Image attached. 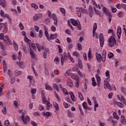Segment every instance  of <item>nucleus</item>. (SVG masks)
Here are the masks:
<instances>
[{
    "label": "nucleus",
    "instance_id": "obj_1",
    "mask_svg": "<svg viewBox=\"0 0 126 126\" xmlns=\"http://www.w3.org/2000/svg\"><path fill=\"white\" fill-rule=\"evenodd\" d=\"M3 38V44H2V42H0V46L1 48H4V46H8V43L9 44H11V41L8 39V36L7 35H5L4 37L3 33H0V39L2 40Z\"/></svg>",
    "mask_w": 126,
    "mask_h": 126
},
{
    "label": "nucleus",
    "instance_id": "obj_2",
    "mask_svg": "<svg viewBox=\"0 0 126 126\" xmlns=\"http://www.w3.org/2000/svg\"><path fill=\"white\" fill-rule=\"evenodd\" d=\"M22 110L19 111V113L20 114H22V120L23 121L24 125H28V123H29V120H30V118H29V116L27 115L25 116V113L24 112H22Z\"/></svg>",
    "mask_w": 126,
    "mask_h": 126
},
{
    "label": "nucleus",
    "instance_id": "obj_3",
    "mask_svg": "<svg viewBox=\"0 0 126 126\" xmlns=\"http://www.w3.org/2000/svg\"><path fill=\"white\" fill-rule=\"evenodd\" d=\"M104 87L105 89H109V90H114V91H116L117 90V89L116 88V86L115 85H112L111 86V84L108 82H106L104 83Z\"/></svg>",
    "mask_w": 126,
    "mask_h": 126
},
{
    "label": "nucleus",
    "instance_id": "obj_4",
    "mask_svg": "<svg viewBox=\"0 0 126 126\" xmlns=\"http://www.w3.org/2000/svg\"><path fill=\"white\" fill-rule=\"evenodd\" d=\"M108 45L109 47H113L114 45H116V43H117V41H116V38L115 37H110L108 39Z\"/></svg>",
    "mask_w": 126,
    "mask_h": 126
},
{
    "label": "nucleus",
    "instance_id": "obj_5",
    "mask_svg": "<svg viewBox=\"0 0 126 126\" xmlns=\"http://www.w3.org/2000/svg\"><path fill=\"white\" fill-rule=\"evenodd\" d=\"M61 60V63L62 65H63V63L64 62H66V60L68 59V57L67 56V54L66 53H64L60 55Z\"/></svg>",
    "mask_w": 126,
    "mask_h": 126
},
{
    "label": "nucleus",
    "instance_id": "obj_6",
    "mask_svg": "<svg viewBox=\"0 0 126 126\" xmlns=\"http://www.w3.org/2000/svg\"><path fill=\"white\" fill-rule=\"evenodd\" d=\"M24 41L26 43H27V44H28L30 47H32V48H36L35 44L33 43L32 42H31V40H30V39H29V38H28L27 36H25Z\"/></svg>",
    "mask_w": 126,
    "mask_h": 126
},
{
    "label": "nucleus",
    "instance_id": "obj_7",
    "mask_svg": "<svg viewBox=\"0 0 126 126\" xmlns=\"http://www.w3.org/2000/svg\"><path fill=\"white\" fill-rule=\"evenodd\" d=\"M99 39L100 46L102 48L103 46H104V43H105V37H104V35L102 34V33H100Z\"/></svg>",
    "mask_w": 126,
    "mask_h": 126
},
{
    "label": "nucleus",
    "instance_id": "obj_8",
    "mask_svg": "<svg viewBox=\"0 0 126 126\" xmlns=\"http://www.w3.org/2000/svg\"><path fill=\"white\" fill-rule=\"evenodd\" d=\"M102 10L106 15L109 16V17H112V13L109 11L108 8L105 7H102Z\"/></svg>",
    "mask_w": 126,
    "mask_h": 126
},
{
    "label": "nucleus",
    "instance_id": "obj_9",
    "mask_svg": "<svg viewBox=\"0 0 126 126\" xmlns=\"http://www.w3.org/2000/svg\"><path fill=\"white\" fill-rule=\"evenodd\" d=\"M27 78L30 80V86H31V85H32V86H34V85H35V79H34V77L32 76H28Z\"/></svg>",
    "mask_w": 126,
    "mask_h": 126
},
{
    "label": "nucleus",
    "instance_id": "obj_10",
    "mask_svg": "<svg viewBox=\"0 0 126 126\" xmlns=\"http://www.w3.org/2000/svg\"><path fill=\"white\" fill-rule=\"evenodd\" d=\"M43 52L44 59H47V54L50 53V49L49 48H42Z\"/></svg>",
    "mask_w": 126,
    "mask_h": 126
},
{
    "label": "nucleus",
    "instance_id": "obj_11",
    "mask_svg": "<svg viewBox=\"0 0 126 126\" xmlns=\"http://www.w3.org/2000/svg\"><path fill=\"white\" fill-rule=\"evenodd\" d=\"M36 50H37L36 48H30V54L32 59H35V54H34V51H36Z\"/></svg>",
    "mask_w": 126,
    "mask_h": 126
},
{
    "label": "nucleus",
    "instance_id": "obj_12",
    "mask_svg": "<svg viewBox=\"0 0 126 126\" xmlns=\"http://www.w3.org/2000/svg\"><path fill=\"white\" fill-rule=\"evenodd\" d=\"M70 22L74 26H77L78 24H80V22L78 20H75V19H71Z\"/></svg>",
    "mask_w": 126,
    "mask_h": 126
},
{
    "label": "nucleus",
    "instance_id": "obj_13",
    "mask_svg": "<svg viewBox=\"0 0 126 126\" xmlns=\"http://www.w3.org/2000/svg\"><path fill=\"white\" fill-rule=\"evenodd\" d=\"M105 75L107 78L104 79V82H108V81H110V72L109 71V70H107L106 71Z\"/></svg>",
    "mask_w": 126,
    "mask_h": 126
},
{
    "label": "nucleus",
    "instance_id": "obj_14",
    "mask_svg": "<svg viewBox=\"0 0 126 126\" xmlns=\"http://www.w3.org/2000/svg\"><path fill=\"white\" fill-rule=\"evenodd\" d=\"M117 36L118 39L121 38V34H122V28H121V26H118L117 28Z\"/></svg>",
    "mask_w": 126,
    "mask_h": 126
},
{
    "label": "nucleus",
    "instance_id": "obj_15",
    "mask_svg": "<svg viewBox=\"0 0 126 126\" xmlns=\"http://www.w3.org/2000/svg\"><path fill=\"white\" fill-rule=\"evenodd\" d=\"M0 15L2 17H6L7 18H9V15L5 14L4 11L2 9L0 10Z\"/></svg>",
    "mask_w": 126,
    "mask_h": 126
},
{
    "label": "nucleus",
    "instance_id": "obj_16",
    "mask_svg": "<svg viewBox=\"0 0 126 126\" xmlns=\"http://www.w3.org/2000/svg\"><path fill=\"white\" fill-rule=\"evenodd\" d=\"M96 30H97V23H94L93 29V37H95V32H96Z\"/></svg>",
    "mask_w": 126,
    "mask_h": 126
},
{
    "label": "nucleus",
    "instance_id": "obj_17",
    "mask_svg": "<svg viewBox=\"0 0 126 126\" xmlns=\"http://www.w3.org/2000/svg\"><path fill=\"white\" fill-rule=\"evenodd\" d=\"M96 56V59L98 63H100L101 62V60L102 59V55H101V54H99L98 53H96L95 54Z\"/></svg>",
    "mask_w": 126,
    "mask_h": 126
},
{
    "label": "nucleus",
    "instance_id": "obj_18",
    "mask_svg": "<svg viewBox=\"0 0 126 126\" xmlns=\"http://www.w3.org/2000/svg\"><path fill=\"white\" fill-rule=\"evenodd\" d=\"M41 17H42V14H37L33 17V20L34 21H37V20H38L39 18H41Z\"/></svg>",
    "mask_w": 126,
    "mask_h": 126
},
{
    "label": "nucleus",
    "instance_id": "obj_19",
    "mask_svg": "<svg viewBox=\"0 0 126 126\" xmlns=\"http://www.w3.org/2000/svg\"><path fill=\"white\" fill-rule=\"evenodd\" d=\"M58 37V34L54 33V34H51L49 38V40H54V39H56V38Z\"/></svg>",
    "mask_w": 126,
    "mask_h": 126
},
{
    "label": "nucleus",
    "instance_id": "obj_20",
    "mask_svg": "<svg viewBox=\"0 0 126 126\" xmlns=\"http://www.w3.org/2000/svg\"><path fill=\"white\" fill-rule=\"evenodd\" d=\"M76 12L78 16L79 17H81V11L82 10V8H77L76 7Z\"/></svg>",
    "mask_w": 126,
    "mask_h": 126
},
{
    "label": "nucleus",
    "instance_id": "obj_21",
    "mask_svg": "<svg viewBox=\"0 0 126 126\" xmlns=\"http://www.w3.org/2000/svg\"><path fill=\"white\" fill-rule=\"evenodd\" d=\"M69 94L70 95V97L71 99L72 100V101H73V102H75V96L74 95V94H73V93L72 92H70L69 93Z\"/></svg>",
    "mask_w": 126,
    "mask_h": 126
},
{
    "label": "nucleus",
    "instance_id": "obj_22",
    "mask_svg": "<svg viewBox=\"0 0 126 126\" xmlns=\"http://www.w3.org/2000/svg\"><path fill=\"white\" fill-rule=\"evenodd\" d=\"M0 5L2 7H5L6 6V2L4 0H0Z\"/></svg>",
    "mask_w": 126,
    "mask_h": 126
},
{
    "label": "nucleus",
    "instance_id": "obj_23",
    "mask_svg": "<svg viewBox=\"0 0 126 126\" xmlns=\"http://www.w3.org/2000/svg\"><path fill=\"white\" fill-rule=\"evenodd\" d=\"M72 70L74 71L75 70H76L77 73L79 74L80 77H83V74H82V73L81 72V71H80V70H79V69L77 68H72Z\"/></svg>",
    "mask_w": 126,
    "mask_h": 126
},
{
    "label": "nucleus",
    "instance_id": "obj_24",
    "mask_svg": "<svg viewBox=\"0 0 126 126\" xmlns=\"http://www.w3.org/2000/svg\"><path fill=\"white\" fill-rule=\"evenodd\" d=\"M67 84L70 87H73V83H72V81H71V79H68L67 80Z\"/></svg>",
    "mask_w": 126,
    "mask_h": 126
},
{
    "label": "nucleus",
    "instance_id": "obj_25",
    "mask_svg": "<svg viewBox=\"0 0 126 126\" xmlns=\"http://www.w3.org/2000/svg\"><path fill=\"white\" fill-rule=\"evenodd\" d=\"M54 107L56 109V111H60V107L59 106V104L57 103L56 102H53V103Z\"/></svg>",
    "mask_w": 126,
    "mask_h": 126
},
{
    "label": "nucleus",
    "instance_id": "obj_26",
    "mask_svg": "<svg viewBox=\"0 0 126 126\" xmlns=\"http://www.w3.org/2000/svg\"><path fill=\"white\" fill-rule=\"evenodd\" d=\"M120 101L122 102L126 106V98H125V96L123 95H121V99Z\"/></svg>",
    "mask_w": 126,
    "mask_h": 126
},
{
    "label": "nucleus",
    "instance_id": "obj_27",
    "mask_svg": "<svg viewBox=\"0 0 126 126\" xmlns=\"http://www.w3.org/2000/svg\"><path fill=\"white\" fill-rule=\"evenodd\" d=\"M121 121L122 124L123 125H126V118L124 116H122L121 118Z\"/></svg>",
    "mask_w": 126,
    "mask_h": 126
},
{
    "label": "nucleus",
    "instance_id": "obj_28",
    "mask_svg": "<svg viewBox=\"0 0 126 126\" xmlns=\"http://www.w3.org/2000/svg\"><path fill=\"white\" fill-rule=\"evenodd\" d=\"M46 106H47V110L49 111L50 110V108H52L53 107V105L50 103V102L47 101Z\"/></svg>",
    "mask_w": 126,
    "mask_h": 126
},
{
    "label": "nucleus",
    "instance_id": "obj_29",
    "mask_svg": "<svg viewBox=\"0 0 126 126\" xmlns=\"http://www.w3.org/2000/svg\"><path fill=\"white\" fill-rule=\"evenodd\" d=\"M78 66L79 68H80L81 69H82V68H83V65H82V62L81 61V60L78 59Z\"/></svg>",
    "mask_w": 126,
    "mask_h": 126
},
{
    "label": "nucleus",
    "instance_id": "obj_30",
    "mask_svg": "<svg viewBox=\"0 0 126 126\" xmlns=\"http://www.w3.org/2000/svg\"><path fill=\"white\" fill-rule=\"evenodd\" d=\"M3 70L4 72H5L7 70V65H6V63H5V60H3Z\"/></svg>",
    "mask_w": 126,
    "mask_h": 126
},
{
    "label": "nucleus",
    "instance_id": "obj_31",
    "mask_svg": "<svg viewBox=\"0 0 126 126\" xmlns=\"http://www.w3.org/2000/svg\"><path fill=\"white\" fill-rule=\"evenodd\" d=\"M3 32H4V33H6L7 32V25L6 24H4V26L3 27Z\"/></svg>",
    "mask_w": 126,
    "mask_h": 126
},
{
    "label": "nucleus",
    "instance_id": "obj_32",
    "mask_svg": "<svg viewBox=\"0 0 126 126\" xmlns=\"http://www.w3.org/2000/svg\"><path fill=\"white\" fill-rule=\"evenodd\" d=\"M75 86L76 87V88H78V87H79V79L78 78H77L76 79Z\"/></svg>",
    "mask_w": 126,
    "mask_h": 126
},
{
    "label": "nucleus",
    "instance_id": "obj_33",
    "mask_svg": "<svg viewBox=\"0 0 126 126\" xmlns=\"http://www.w3.org/2000/svg\"><path fill=\"white\" fill-rule=\"evenodd\" d=\"M21 73H22L21 72V71H18V70H16L14 71V74H15V76H18V75H21Z\"/></svg>",
    "mask_w": 126,
    "mask_h": 126
},
{
    "label": "nucleus",
    "instance_id": "obj_34",
    "mask_svg": "<svg viewBox=\"0 0 126 126\" xmlns=\"http://www.w3.org/2000/svg\"><path fill=\"white\" fill-rule=\"evenodd\" d=\"M45 88L46 90H50V91H52V90H53V88L47 84H45Z\"/></svg>",
    "mask_w": 126,
    "mask_h": 126
},
{
    "label": "nucleus",
    "instance_id": "obj_35",
    "mask_svg": "<svg viewBox=\"0 0 126 126\" xmlns=\"http://www.w3.org/2000/svg\"><path fill=\"white\" fill-rule=\"evenodd\" d=\"M78 94L79 95V97L80 98V100L81 101H83V100H84V97H83V95L82 94V93L78 92Z\"/></svg>",
    "mask_w": 126,
    "mask_h": 126
},
{
    "label": "nucleus",
    "instance_id": "obj_36",
    "mask_svg": "<svg viewBox=\"0 0 126 126\" xmlns=\"http://www.w3.org/2000/svg\"><path fill=\"white\" fill-rule=\"evenodd\" d=\"M92 85L94 87L97 85V83H96V81H95V78L93 77L92 78Z\"/></svg>",
    "mask_w": 126,
    "mask_h": 126
},
{
    "label": "nucleus",
    "instance_id": "obj_37",
    "mask_svg": "<svg viewBox=\"0 0 126 126\" xmlns=\"http://www.w3.org/2000/svg\"><path fill=\"white\" fill-rule=\"evenodd\" d=\"M31 7L34 8V9H38V5L34 3H31Z\"/></svg>",
    "mask_w": 126,
    "mask_h": 126
},
{
    "label": "nucleus",
    "instance_id": "obj_38",
    "mask_svg": "<svg viewBox=\"0 0 126 126\" xmlns=\"http://www.w3.org/2000/svg\"><path fill=\"white\" fill-rule=\"evenodd\" d=\"M113 115L114 119H116V120H120V117H119V115H117V112H113Z\"/></svg>",
    "mask_w": 126,
    "mask_h": 126
},
{
    "label": "nucleus",
    "instance_id": "obj_39",
    "mask_svg": "<svg viewBox=\"0 0 126 126\" xmlns=\"http://www.w3.org/2000/svg\"><path fill=\"white\" fill-rule=\"evenodd\" d=\"M67 57L68 59H69L71 62L74 63V60H73V58L71 57V56H70V53H69V52L67 53Z\"/></svg>",
    "mask_w": 126,
    "mask_h": 126
},
{
    "label": "nucleus",
    "instance_id": "obj_40",
    "mask_svg": "<svg viewBox=\"0 0 126 126\" xmlns=\"http://www.w3.org/2000/svg\"><path fill=\"white\" fill-rule=\"evenodd\" d=\"M82 106L85 110H87L88 109V106H87V102H84L83 103Z\"/></svg>",
    "mask_w": 126,
    "mask_h": 126
},
{
    "label": "nucleus",
    "instance_id": "obj_41",
    "mask_svg": "<svg viewBox=\"0 0 126 126\" xmlns=\"http://www.w3.org/2000/svg\"><path fill=\"white\" fill-rule=\"evenodd\" d=\"M53 88H54V89H56L58 92H59V91H60V89H59V86L57 84H54L53 85Z\"/></svg>",
    "mask_w": 126,
    "mask_h": 126
},
{
    "label": "nucleus",
    "instance_id": "obj_42",
    "mask_svg": "<svg viewBox=\"0 0 126 126\" xmlns=\"http://www.w3.org/2000/svg\"><path fill=\"white\" fill-rule=\"evenodd\" d=\"M123 4H116V7L118 8V9H121L122 7H123Z\"/></svg>",
    "mask_w": 126,
    "mask_h": 126
},
{
    "label": "nucleus",
    "instance_id": "obj_43",
    "mask_svg": "<svg viewBox=\"0 0 126 126\" xmlns=\"http://www.w3.org/2000/svg\"><path fill=\"white\" fill-rule=\"evenodd\" d=\"M39 37L41 39L43 38V30H40L39 32Z\"/></svg>",
    "mask_w": 126,
    "mask_h": 126
},
{
    "label": "nucleus",
    "instance_id": "obj_44",
    "mask_svg": "<svg viewBox=\"0 0 126 126\" xmlns=\"http://www.w3.org/2000/svg\"><path fill=\"white\" fill-rule=\"evenodd\" d=\"M73 55L75 56L76 58H79L80 54L78 52L75 51L73 52Z\"/></svg>",
    "mask_w": 126,
    "mask_h": 126
},
{
    "label": "nucleus",
    "instance_id": "obj_45",
    "mask_svg": "<svg viewBox=\"0 0 126 126\" xmlns=\"http://www.w3.org/2000/svg\"><path fill=\"white\" fill-rule=\"evenodd\" d=\"M108 57L109 59H112V58H114V54L112 52H109L108 54Z\"/></svg>",
    "mask_w": 126,
    "mask_h": 126
},
{
    "label": "nucleus",
    "instance_id": "obj_46",
    "mask_svg": "<svg viewBox=\"0 0 126 126\" xmlns=\"http://www.w3.org/2000/svg\"><path fill=\"white\" fill-rule=\"evenodd\" d=\"M42 100L43 104H47V103L48 102V101H47V98H46V96L42 97Z\"/></svg>",
    "mask_w": 126,
    "mask_h": 126
},
{
    "label": "nucleus",
    "instance_id": "obj_47",
    "mask_svg": "<svg viewBox=\"0 0 126 126\" xmlns=\"http://www.w3.org/2000/svg\"><path fill=\"white\" fill-rule=\"evenodd\" d=\"M60 11L63 14L65 15V10H64V8L63 7L60 8Z\"/></svg>",
    "mask_w": 126,
    "mask_h": 126
},
{
    "label": "nucleus",
    "instance_id": "obj_48",
    "mask_svg": "<svg viewBox=\"0 0 126 126\" xmlns=\"http://www.w3.org/2000/svg\"><path fill=\"white\" fill-rule=\"evenodd\" d=\"M116 104L118 106V107H119L120 108H123V107L124 106V105L123 104V103L122 102H116Z\"/></svg>",
    "mask_w": 126,
    "mask_h": 126
},
{
    "label": "nucleus",
    "instance_id": "obj_49",
    "mask_svg": "<svg viewBox=\"0 0 126 126\" xmlns=\"http://www.w3.org/2000/svg\"><path fill=\"white\" fill-rule=\"evenodd\" d=\"M8 75H9V76H10V78H11V77H12V71H11V70L9 69L8 70Z\"/></svg>",
    "mask_w": 126,
    "mask_h": 126
},
{
    "label": "nucleus",
    "instance_id": "obj_50",
    "mask_svg": "<svg viewBox=\"0 0 126 126\" xmlns=\"http://www.w3.org/2000/svg\"><path fill=\"white\" fill-rule=\"evenodd\" d=\"M51 18H52L53 20L58 19V18H57V15H56V14H52L51 16Z\"/></svg>",
    "mask_w": 126,
    "mask_h": 126
},
{
    "label": "nucleus",
    "instance_id": "obj_51",
    "mask_svg": "<svg viewBox=\"0 0 126 126\" xmlns=\"http://www.w3.org/2000/svg\"><path fill=\"white\" fill-rule=\"evenodd\" d=\"M95 77L96 78L97 82H101V78L100 76H98L97 74H95Z\"/></svg>",
    "mask_w": 126,
    "mask_h": 126
},
{
    "label": "nucleus",
    "instance_id": "obj_52",
    "mask_svg": "<svg viewBox=\"0 0 126 126\" xmlns=\"http://www.w3.org/2000/svg\"><path fill=\"white\" fill-rule=\"evenodd\" d=\"M22 57V53H21V51H19L18 59H19V61L21 60Z\"/></svg>",
    "mask_w": 126,
    "mask_h": 126
},
{
    "label": "nucleus",
    "instance_id": "obj_53",
    "mask_svg": "<svg viewBox=\"0 0 126 126\" xmlns=\"http://www.w3.org/2000/svg\"><path fill=\"white\" fill-rule=\"evenodd\" d=\"M54 93L55 94L56 97L58 101H61V97H60V96L58 94L57 92L56 91L54 92Z\"/></svg>",
    "mask_w": 126,
    "mask_h": 126
},
{
    "label": "nucleus",
    "instance_id": "obj_54",
    "mask_svg": "<svg viewBox=\"0 0 126 126\" xmlns=\"http://www.w3.org/2000/svg\"><path fill=\"white\" fill-rule=\"evenodd\" d=\"M65 32L68 35H71V31L70 30H66Z\"/></svg>",
    "mask_w": 126,
    "mask_h": 126
},
{
    "label": "nucleus",
    "instance_id": "obj_55",
    "mask_svg": "<svg viewBox=\"0 0 126 126\" xmlns=\"http://www.w3.org/2000/svg\"><path fill=\"white\" fill-rule=\"evenodd\" d=\"M11 84H13V83H14V82H15V77H11Z\"/></svg>",
    "mask_w": 126,
    "mask_h": 126
},
{
    "label": "nucleus",
    "instance_id": "obj_56",
    "mask_svg": "<svg viewBox=\"0 0 126 126\" xmlns=\"http://www.w3.org/2000/svg\"><path fill=\"white\" fill-rule=\"evenodd\" d=\"M45 35L47 40H49V39L50 37H49V32H48V31H45Z\"/></svg>",
    "mask_w": 126,
    "mask_h": 126
},
{
    "label": "nucleus",
    "instance_id": "obj_57",
    "mask_svg": "<svg viewBox=\"0 0 126 126\" xmlns=\"http://www.w3.org/2000/svg\"><path fill=\"white\" fill-rule=\"evenodd\" d=\"M92 54H91V52H90V50L89 51L88 53V60L90 61L91 60V57H92Z\"/></svg>",
    "mask_w": 126,
    "mask_h": 126
},
{
    "label": "nucleus",
    "instance_id": "obj_58",
    "mask_svg": "<svg viewBox=\"0 0 126 126\" xmlns=\"http://www.w3.org/2000/svg\"><path fill=\"white\" fill-rule=\"evenodd\" d=\"M2 113L3 115H6V107H4L2 110Z\"/></svg>",
    "mask_w": 126,
    "mask_h": 126
},
{
    "label": "nucleus",
    "instance_id": "obj_59",
    "mask_svg": "<svg viewBox=\"0 0 126 126\" xmlns=\"http://www.w3.org/2000/svg\"><path fill=\"white\" fill-rule=\"evenodd\" d=\"M101 60L103 63H104V62L106 61V55H102Z\"/></svg>",
    "mask_w": 126,
    "mask_h": 126
},
{
    "label": "nucleus",
    "instance_id": "obj_60",
    "mask_svg": "<svg viewBox=\"0 0 126 126\" xmlns=\"http://www.w3.org/2000/svg\"><path fill=\"white\" fill-rule=\"evenodd\" d=\"M62 90L65 95H68V93H67V91L66 90L65 88H63Z\"/></svg>",
    "mask_w": 126,
    "mask_h": 126
},
{
    "label": "nucleus",
    "instance_id": "obj_61",
    "mask_svg": "<svg viewBox=\"0 0 126 126\" xmlns=\"http://www.w3.org/2000/svg\"><path fill=\"white\" fill-rule=\"evenodd\" d=\"M92 100L94 103V104H96V103H97V98H96V97H93Z\"/></svg>",
    "mask_w": 126,
    "mask_h": 126
},
{
    "label": "nucleus",
    "instance_id": "obj_62",
    "mask_svg": "<svg viewBox=\"0 0 126 126\" xmlns=\"http://www.w3.org/2000/svg\"><path fill=\"white\" fill-rule=\"evenodd\" d=\"M31 125L33 126H38V124L34 121H32Z\"/></svg>",
    "mask_w": 126,
    "mask_h": 126
},
{
    "label": "nucleus",
    "instance_id": "obj_63",
    "mask_svg": "<svg viewBox=\"0 0 126 126\" xmlns=\"http://www.w3.org/2000/svg\"><path fill=\"white\" fill-rule=\"evenodd\" d=\"M37 91V90H36V89H32L31 90V92L32 93V94H35L36 93Z\"/></svg>",
    "mask_w": 126,
    "mask_h": 126
},
{
    "label": "nucleus",
    "instance_id": "obj_64",
    "mask_svg": "<svg viewBox=\"0 0 126 126\" xmlns=\"http://www.w3.org/2000/svg\"><path fill=\"white\" fill-rule=\"evenodd\" d=\"M4 125L6 126H9V121L8 120L5 121Z\"/></svg>",
    "mask_w": 126,
    "mask_h": 126
}]
</instances>
